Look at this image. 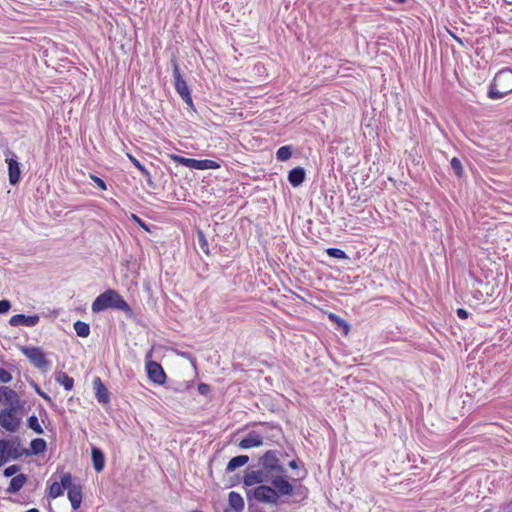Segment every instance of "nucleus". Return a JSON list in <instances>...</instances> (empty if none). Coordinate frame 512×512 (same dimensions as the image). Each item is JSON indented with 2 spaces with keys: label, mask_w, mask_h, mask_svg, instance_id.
<instances>
[{
  "label": "nucleus",
  "mask_w": 512,
  "mask_h": 512,
  "mask_svg": "<svg viewBox=\"0 0 512 512\" xmlns=\"http://www.w3.org/2000/svg\"><path fill=\"white\" fill-rule=\"evenodd\" d=\"M26 482H27L26 475L18 474L16 476H14L11 479L10 484L6 490L7 493H10V494L17 493L25 485Z\"/></svg>",
  "instance_id": "nucleus-17"
},
{
  "label": "nucleus",
  "mask_w": 512,
  "mask_h": 512,
  "mask_svg": "<svg viewBox=\"0 0 512 512\" xmlns=\"http://www.w3.org/2000/svg\"><path fill=\"white\" fill-rule=\"evenodd\" d=\"M20 418L17 417L14 408L4 409L0 412V425L6 431L16 432L20 426Z\"/></svg>",
  "instance_id": "nucleus-7"
},
{
  "label": "nucleus",
  "mask_w": 512,
  "mask_h": 512,
  "mask_svg": "<svg viewBox=\"0 0 512 512\" xmlns=\"http://www.w3.org/2000/svg\"><path fill=\"white\" fill-rule=\"evenodd\" d=\"M249 461V457L247 455H239L233 457L227 464L226 471L232 472L235 469L244 466Z\"/></svg>",
  "instance_id": "nucleus-19"
},
{
  "label": "nucleus",
  "mask_w": 512,
  "mask_h": 512,
  "mask_svg": "<svg viewBox=\"0 0 512 512\" xmlns=\"http://www.w3.org/2000/svg\"><path fill=\"white\" fill-rule=\"evenodd\" d=\"M244 500L239 493L231 491L228 495V507L225 512H242Z\"/></svg>",
  "instance_id": "nucleus-13"
},
{
  "label": "nucleus",
  "mask_w": 512,
  "mask_h": 512,
  "mask_svg": "<svg viewBox=\"0 0 512 512\" xmlns=\"http://www.w3.org/2000/svg\"><path fill=\"white\" fill-rule=\"evenodd\" d=\"M5 160L8 163L9 183L11 185H16L20 181V164L17 161L15 154L10 150L5 152Z\"/></svg>",
  "instance_id": "nucleus-9"
},
{
  "label": "nucleus",
  "mask_w": 512,
  "mask_h": 512,
  "mask_svg": "<svg viewBox=\"0 0 512 512\" xmlns=\"http://www.w3.org/2000/svg\"><path fill=\"white\" fill-rule=\"evenodd\" d=\"M90 178L93 180V182L102 190H107L106 183L99 177L91 174Z\"/></svg>",
  "instance_id": "nucleus-33"
},
{
  "label": "nucleus",
  "mask_w": 512,
  "mask_h": 512,
  "mask_svg": "<svg viewBox=\"0 0 512 512\" xmlns=\"http://www.w3.org/2000/svg\"><path fill=\"white\" fill-rule=\"evenodd\" d=\"M457 315L461 319H466L468 317V312L465 309L459 308L457 309Z\"/></svg>",
  "instance_id": "nucleus-39"
},
{
  "label": "nucleus",
  "mask_w": 512,
  "mask_h": 512,
  "mask_svg": "<svg viewBox=\"0 0 512 512\" xmlns=\"http://www.w3.org/2000/svg\"><path fill=\"white\" fill-rule=\"evenodd\" d=\"M0 394H1V397H2V396H5V397H7V398H8V397H10L11 395H14V394H15V392H14L12 389H10L9 387H5V386H4V387H1V388H0Z\"/></svg>",
  "instance_id": "nucleus-36"
},
{
  "label": "nucleus",
  "mask_w": 512,
  "mask_h": 512,
  "mask_svg": "<svg viewBox=\"0 0 512 512\" xmlns=\"http://www.w3.org/2000/svg\"><path fill=\"white\" fill-rule=\"evenodd\" d=\"M11 308V304L8 300L0 301V314L6 313Z\"/></svg>",
  "instance_id": "nucleus-34"
},
{
  "label": "nucleus",
  "mask_w": 512,
  "mask_h": 512,
  "mask_svg": "<svg viewBox=\"0 0 512 512\" xmlns=\"http://www.w3.org/2000/svg\"><path fill=\"white\" fill-rule=\"evenodd\" d=\"M30 448L33 454H40L46 450V442L44 439L37 438L31 441Z\"/></svg>",
  "instance_id": "nucleus-22"
},
{
  "label": "nucleus",
  "mask_w": 512,
  "mask_h": 512,
  "mask_svg": "<svg viewBox=\"0 0 512 512\" xmlns=\"http://www.w3.org/2000/svg\"><path fill=\"white\" fill-rule=\"evenodd\" d=\"M109 308L124 312H129L131 310L124 298L117 291L112 289L100 294L92 303V311L95 313Z\"/></svg>",
  "instance_id": "nucleus-2"
},
{
  "label": "nucleus",
  "mask_w": 512,
  "mask_h": 512,
  "mask_svg": "<svg viewBox=\"0 0 512 512\" xmlns=\"http://www.w3.org/2000/svg\"><path fill=\"white\" fill-rule=\"evenodd\" d=\"M512 92V70L509 68L499 71L490 86L489 97L501 99Z\"/></svg>",
  "instance_id": "nucleus-3"
},
{
  "label": "nucleus",
  "mask_w": 512,
  "mask_h": 512,
  "mask_svg": "<svg viewBox=\"0 0 512 512\" xmlns=\"http://www.w3.org/2000/svg\"><path fill=\"white\" fill-rule=\"evenodd\" d=\"M129 160L134 164V166L142 173V175L146 178L148 184L152 183L151 175L149 171L132 155H127Z\"/></svg>",
  "instance_id": "nucleus-21"
},
{
  "label": "nucleus",
  "mask_w": 512,
  "mask_h": 512,
  "mask_svg": "<svg viewBox=\"0 0 512 512\" xmlns=\"http://www.w3.org/2000/svg\"><path fill=\"white\" fill-rule=\"evenodd\" d=\"M243 483L245 486L258 484L248 492V496L269 504H276L282 496H291L294 490L287 479V470L277 452L273 450L267 451L258 459L257 469L246 471Z\"/></svg>",
  "instance_id": "nucleus-1"
},
{
  "label": "nucleus",
  "mask_w": 512,
  "mask_h": 512,
  "mask_svg": "<svg viewBox=\"0 0 512 512\" xmlns=\"http://www.w3.org/2000/svg\"><path fill=\"white\" fill-rule=\"evenodd\" d=\"M60 485L62 486L63 489L67 490H69L70 487L77 486V484L72 483V477L69 473H66L62 476Z\"/></svg>",
  "instance_id": "nucleus-28"
},
{
  "label": "nucleus",
  "mask_w": 512,
  "mask_h": 512,
  "mask_svg": "<svg viewBox=\"0 0 512 512\" xmlns=\"http://www.w3.org/2000/svg\"><path fill=\"white\" fill-rule=\"evenodd\" d=\"M40 318L38 315L26 316L24 314H16L9 320L11 326L33 327L38 324Z\"/></svg>",
  "instance_id": "nucleus-11"
},
{
  "label": "nucleus",
  "mask_w": 512,
  "mask_h": 512,
  "mask_svg": "<svg viewBox=\"0 0 512 512\" xmlns=\"http://www.w3.org/2000/svg\"><path fill=\"white\" fill-rule=\"evenodd\" d=\"M91 455L94 469L97 472H101L105 466V457L103 452L99 448L93 447L91 450Z\"/></svg>",
  "instance_id": "nucleus-16"
},
{
  "label": "nucleus",
  "mask_w": 512,
  "mask_h": 512,
  "mask_svg": "<svg viewBox=\"0 0 512 512\" xmlns=\"http://www.w3.org/2000/svg\"><path fill=\"white\" fill-rule=\"evenodd\" d=\"M146 370L148 374V378L159 385L165 383L166 374L162 368V366L155 361H147L146 362Z\"/></svg>",
  "instance_id": "nucleus-10"
},
{
  "label": "nucleus",
  "mask_w": 512,
  "mask_h": 512,
  "mask_svg": "<svg viewBox=\"0 0 512 512\" xmlns=\"http://www.w3.org/2000/svg\"><path fill=\"white\" fill-rule=\"evenodd\" d=\"M132 218L134 219V221L136 223H138L143 229H145L146 231H149V228L148 226L139 218L137 217L136 215H132Z\"/></svg>",
  "instance_id": "nucleus-38"
},
{
  "label": "nucleus",
  "mask_w": 512,
  "mask_h": 512,
  "mask_svg": "<svg viewBox=\"0 0 512 512\" xmlns=\"http://www.w3.org/2000/svg\"><path fill=\"white\" fill-rule=\"evenodd\" d=\"M289 466L292 468V469H296L298 468V465H297V462L295 460H292L289 462Z\"/></svg>",
  "instance_id": "nucleus-41"
},
{
  "label": "nucleus",
  "mask_w": 512,
  "mask_h": 512,
  "mask_svg": "<svg viewBox=\"0 0 512 512\" xmlns=\"http://www.w3.org/2000/svg\"><path fill=\"white\" fill-rule=\"evenodd\" d=\"M450 164H451V167H452L453 171L455 172V174L457 176H461L462 172H463V167H462L461 161L458 158L454 157L451 159Z\"/></svg>",
  "instance_id": "nucleus-29"
},
{
  "label": "nucleus",
  "mask_w": 512,
  "mask_h": 512,
  "mask_svg": "<svg viewBox=\"0 0 512 512\" xmlns=\"http://www.w3.org/2000/svg\"><path fill=\"white\" fill-rule=\"evenodd\" d=\"M171 62L173 67V77L176 91L179 93V95L186 103L191 104L192 99L190 97V91L186 84V81L182 78L180 74L179 66L175 59H172Z\"/></svg>",
  "instance_id": "nucleus-6"
},
{
  "label": "nucleus",
  "mask_w": 512,
  "mask_h": 512,
  "mask_svg": "<svg viewBox=\"0 0 512 512\" xmlns=\"http://www.w3.org/2000/svg\"><path fill=\"white\" fill-rule=\"evenodd\" d=\"M327 254L330 257L337 258V259H346L347 258L346 253L343 250L337 249V248H329L327 250Z\"/></svg>",
  "instance_id": "nucleus-27"
},
{
  "label": "nucleus",
  "mask_w": 512,
  "mask_h": 512,
  "mask_svg": "<svg viewBox=\"0 0 512 512\" xmlns=\"http://www.w3.org/2000/svg\"><path fill=\"white\" fill-rule=\"evenodd\" d=\"M68 491V499L71 503V506L74 510H77L82 502V490L81 486L77 485L75 487H70Z\"/></svg>",
  "instance_id": "nucleus-15"
},
{
  "label": "nucleus",
  "mask_w": 512,
  "mask_h": 512,
  "mask_svg": "<svg viewBox=\"0 0 512 512\" xmlns=\"http://www.w3.org/2000/svg\"><path fill=\"white\" fill-rule=\"evenodd\" d=\"M12 380V375L6 369L0 367V382L8 383Z\"/></svg>",
  "instance_id": "nucleus-31"
},
{
  "label": "nucleus",
  "mask_w": 512,
  "mask_h": 512,
  "mask_svg": "<svg viewBox=\"0 0 512 512\" xmlns=\"http://www.w3.org/2000/svg\"><path fill=\"white\" fill-rule=\"evenodd\" d=\"M506 4L512 5V0H503Z\"/></svg>",
  "instance_id": "nucleus-43"
},
{
  "label": "nucleus",
  "mask_w": 512,
  "mask_h": 512,
  "mask_svg": "<svg viewBox=\"0 0 512 512\" xmlns=\"http://www.w3.org/2000/svg\"><path fill=\"white\" fill-rule=\"evenodd\" d=\"M292 156V150L290 146H282L277 150L276 157L279 161H286Z\"/></svg>",
  "instance_id": "nucleus-24"
},
{
  "label": "nucleus",
  "mask_w": 512,
  "mask_h": 512,
  "mask_svg": "<svg viewBox=\"0 0 512 512\" xmlns=\"http://www.w3.org/2000/svg\"><path fill=\"white\" fill-rule=\"evenodd\" d=\"M264 438L256 432H250L240 442L239 447L241 449H250L260 447L263 444Z\"/></svg>",
  "instance_id": "nucleus-12"
},
{
  "label": "nucleus",
  "mask_w": 512,
  "mask_h": 512,
  "mask_svg": "<svg viewBox=\"0 0 512 512\" xmlns=\"http://www.w3.org/2000/svg\"><path fill=\"white\" fill-rule=\"evenodd\" d=\"M21 452L15 443L0 440V467L6 464L10 459L16 460L21 456Z\"/></svg>",
  "instance_id": "nucleus-8"
},
{
  "label": "nucleus",
  "mask_w": 512,
  "mask_h": 512,
  "mask_svg": "<svg viewBox=\"0 0 512 512\" xmlns=\"http://www.w3.org/2000/svg\"><path fill=\"white\" fill-rule=\"evenodd\" d=\"M305 179V170L301 167H296L289 172L288 180L290 184L297 187L303 183Z\"/></svg>",
  "instance_id": "nucleus-18"
},
{
  "label": "nucleus",
  "mask_w": 512,
  "mask_h": 512,
  "mask_svg": "<svg viewBox=\"0 0 512 512\" xmlns=\"http://www.w3.org/2000/svg\"><path fill=\"white\" fill-rule=\"evenodd\" d=\"M28 427L37 434L43 433V429L38 421V418L35 415H32L28 418Z\"/></svg>",
  "instance_id": "nucleus-25"
},
{
  "label": "nucleus",
  "mask_w": 512,
  "mask_h": 512,
  "mask_svg": "<svg viewBox=\"0 0 512 512\" xmlns=\"http://www.w3.org/2000/svg\"><path fill=\"white\" fill-rule=\"evenodd\" d=\"M22 352L37 369L46 372L50 368V362L46 359L42 349L38 347H23Z\"/></svg>",
  "instance_id": "nucleus-5"
},
{
  "label": "nucleus",
  "mask_w": 512,
  "mask_h": 512,
  "mask_svg": "<svg viewBox=\"0 0 512 512\" xmlns=\"http://www.w3.org/2000/svg\"><path fill=\"white\" fill-rule=\"evenodd\" d=\"M170 158L183 166H186L191 169L196 170H207V169H218L220 168V164L216 161L209 160V159H203V160H197L192 158H185L178 155H171Z\"/></svg>",
  "instance_id": "nucleus-4"
},
{
  "label": "nucleus",
  "mask_w": 512,
  "mask_h": 512,
  "mask_svg": "<svg viewBox=\"0 0 512 512\" xmlns=\"http://www.w3.org/2000/svg\"><path fill=\"white\" fill-rule=\"evenodd\" d=\"M329 318H330L332 321H334L335 323H337V324H338V326L343 327V329H344V331H345V333H346V334L348 333V331H349V325H348V324H347L343 319H341L339 316H337V315H335V314H333V313H331V314L329 315Z\"/></svg>",
  "instance_id": "nucleus-30"
},
{
  "label": "nucleus",
  "mask_w": 512,
  "mask_h": 512,
  "mask_svg": "<svg viewBox=\"0 0 512 512\" xmlns=\"http://www.w3.org/2000/svg\"><path fill=\"white\" fill-rule=\"evenodd\" d=\"M20 470V467L18 465H11V466H8L7 468H5L3 474L5 477H11L13 475H15L16 473H18Z\"/></svg>",
  "instance_id": "nucleus-32"
},
{
  "label": "nucleus",
  "mask_w": 512,
  "mask_h": 512,
  "mask_svg": "<svg viewBox=\"0 0 512 512\" xmlns=\"http://www.w3.org/2000/svg\"><path fill=\"white\" fill-rule=\"evenodd\" d=\"M37 393L46 401H51V398L43 391H41L39 388L36 389Z\"/></svg>",
  "instance_id": "nucleus-40"
},
{
  "label": "nucleus",
  "mask_w": 512,
  "mask_h": 512,
  "mask_svg": "<svg viewBox=\"0 0 512 512\" xmlns=\"http://www.w3.org/2000/svg\"><path fill=\"white\" fill-rule=\"evenodd\" d=\"M198 391L200 394L205 395L210 391V386L208 384L201 383L198 385Z\"/></svg>",
  "instance_id": "nucleus-37"
},
{
  "label": "nucleus",
  "mask_w": 512,
  "mask_h": 512,
  "mask_svg": "<svg viewBox=\"0 0 512 512\" xmlns=\"http://www.w3.org/2000/svg\"><path fill=\"white\" fill-rule=\"evenodd\" d=\"M93 388L95 390V396L100 403H108L109 393L103 382L99 377L93 380Z\"/></svg>",
  "instance_id": "nucleus-14"
},
{
  "label": "nucleus",
  "mask_w": 512,
  "mask_h": 512,
  "mask_svg": "<svg viewBox=\"0 0 512 512\" xmlns=\"http://www.w3.org/2000/svg\"><path fill=\"white\" fill-rule=\"evenodd\" d=\"M63 488L62 486L60 485V483L58 482H54L50 487H49V496L52 497V498H56L58 496H60L62 493H63Z\"/></svg>",
  "instance_id": "nucleus-26"
},
{
  "label": "nucleus",
  "mask_w": 512,
  "mask_h": 512,
  "mask_svg": "<svg viewBox=\"0 0 512 512\" xmlns=\"http://www.w3.org/2000/svg\"><path fill=\"white\" fill-rule=\"evenodd\" d=\"M198 238H199V242L201 244V248L205 252H207L208 244H207V241H206V238H205L204 234L201 231L198 232Z\"/></svg>",
  "instance_id": "nucleus-35"
},
{
  "label": "nucleus",
  "mask_w": 512,
  "mask_h": 512,
  "mask_svg": "<svg viewBox=\"0 0 512 512\" xmlns=\"http://www.w3.org/2000/svg\"><path fill=\"white\" fill-rule=\"evenodd\" d=\"M26 512H39V510L36 508H32V509L27 510Z\"/></svg>",
  "instance_id": "nucleus-42"
},
{
  "label": "nucleus",
  "mask_w": 512,
  "mask_h": 512,
  "mask_svg": "<svg viewBox=\"0 0 512 512\" xmlns=\"http://www.w3.org/2000/svg\"><path fill=\"white\" fill-rule=\"evenodd\" d=\"M74 329L76 334L80 337H87L90 334L89 325L82 321H76L74 323Z\"/></svg>",
  "instance_id": "nucleus-23"
},
{
  "label": "nucleus",
  "mask_w": 512,
  "mask_h": 512,
  "mask_svg": "<svg viewBox=\"0 0 512 512\" xmlns=\"http://www.w3.org/2000/svg\"><path fill=\"white\" fill-rule=\"evenodd\" d=\"M56 381L63 385L64 388L66 390H71L73 388V385H74V380L73 378L69 377L66 373L64 372H60L57 374L56 376Z\"/></svg>",
  "instance_id": "nucleus-20"
}]
</instances>
